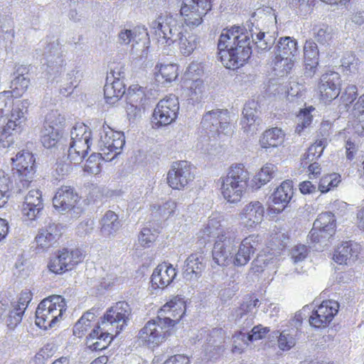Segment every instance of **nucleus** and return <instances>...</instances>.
<instances>
[{"instance_id":"nucleus-50","label":"nucleus","mask_w":364,"mask_h":364,"mask_svg":"<svg viewBox=\"0 0 364 364\" xmlns=\"http://www.w3.org/2000/svg\"><path fill=\"white\" fill-rule=\"evenodd\" d=\"M341 182V176L338 173H333L323 176L318 185V190L323 193H327L331 188L338 186Z\"/></svg>"},{"instance_id":"nucleus-6","label":"nucleus","mask_w":364,"mask_h":364,"mask_svg":"<svg viewBox=\"0 0 364 364\" xmlns=\"http://www.w3.org/2000/svg\"><path fill=\"white\" fill-rule=\"evenodd\" d=\"M65 301L60 295H53L41 301L36 311V324L41 328H52L66 310Z\"/></svg>"},{"instance_id":"nucleus-5","label":"nucleus","mask_w":364,"mask_h":364,"mask_svg":"<svg viewBox=\"0 0 364 364\" xmlns=\"http://www.w3.org/2000/svg\"><path fill=\"white\" fill-rule=\"evenodd\" d=\"M250 173L242 164L230 166L225 176L220 177V191L223 198L230 203H239L246 192Z\"/></svg>"},{"instance_id":"nucleus-53","label":"nucleus","mask_w":364,"mask_h":364,"mask_svg":"<svg viewBox=\"0 0 364 364\" xmlns=\"http://www.w3.org/2000/svg\"><path fill=\"white\" fill-rule=\"evenodd\" d=\"M232 352L240 354L249 345L250 341L247 339V335L242 331H238L232 336Z\"/></svg>"},{"instance_id":"nucleus-40","label":"nucleus","mask_w":364,"mask_h":364,"mask_svg":"<svg viewBox=\"0 0 364 364\" xmlns=\"http://www.w3.org/2000/svg\"><path fill=\"white\" fill-rule=\"evenodd\" d=\"M61 137V130L58 128L44 127L41 130V141L43 146L47 149L56 145Z\"/></svg>"},{"instance_id":"nucleus-34","label":"nucleus","mask_w":364,"mask_h":364,"mask_svg":"<svg viewBox=\"0 0 364 364\" xmlns=\"http://www.w3.org/2000/svg\"><path fill=\"white\" fill-rule=\"evenodd\" d=\"M284 140V134L281 129L274 127L265 131L259 140L262 148L267 150L282 145Z\"/></svg>"},{"instance_id":"nucleus-46","label":"nucleus","mask_w":364,"mask_h":364,"mask_svg":"<svg viewBox=\"0 0 364 364\" xmlns=\"http://www.w3.org/2000/svg\"><path fill=\"white\" fill-rule=\"evenodd\" d=\"M104 154L102 153L92 154L84 166V171L91 174H98L101 171V161L103 159Z\"/></svg>"},{"instance_id":"nucleus-7","label":"nucleus","mask_w":364,"mask_h":364,"mask_svg":"<svg viewBox=\"0 0 364 364\" xmlns=\"http://www.w3.org/2000/svg\"><path fill=\"white\" fill-rule=\"evenodd\" d=\"M273 68L277 75L288 74L294 65L299 53L297 41L289 36L281 38L276 47Z\"/></svg>"},{"instance_id":"nucleus-15","label":"nucleus","mask_w":364,"mask_h":364,"mask_svg":"<svg viewBox=\"0 0 364 364\" xmlns=\"http://www.w3.org/2000/svg\"><path fill=\"white\" fill-rule=\"evenodd\" d=\"M336 219L331 212L319 214L314 223L309 237L313 242H322L329 239L335 232Z\"/></svg>"},{"instance_id":"nucleus-23","label":"nucleus","mask_w":364,"mask_h":364,"mask_svg":"<svg viewBox=\"0 0 364 364\" xmlns=\"http://www.w3.org/2000/svg\"><path fill=\"white\" fill-rule=\"evenodd\" d=\"M60 235V229L57 224L48 223L38 231L35 237L37 248L45 251L53 247Z\"/></svg>"},{"instance_id":"nucleus-25","label":"nucleus","mask_w":364,"mask_h":364,"mask_svg":"<svg viewBox=\"0 0 364 364\" xmlns=\"http://www.w3.org/2000/svg\"><path fill=\"white\" fill-rule=\"evenodd\" d=\"M360 250L361 247L358 243L353 241L345 242L338 247L333 258L339 264H348L356 259Z\"/></svg>"},{"instance_id":"nucleus-63","label":"nucleus","mask_w":364,"mask_h":364,"mask_svg":"<svg viewBox=\"0 0 364 364\" xmlns=\"http://www.w3.org/2000/svg\"><path fill=\"white\" fill-rule=\"evenodd\" d=\"M310 324L315 328L325 327L329 323V320H327L323 314L318 312V309L313 311L312 314L309 318Z\"/></svg>"},{"instance_id":"nucleus-61","label":"nucleus","mask_w":364,"mask_h":364,"mask_svg":"<svg viewBox=\"0 0 364 364\" xmlns=\"http://www.w3.org/2000/svg\"><path fill=\"white\" fill-rule=\"evenodd\" d=\"M309 253L308 248L304 245H298L291 250V255L294 263L296 264L306 259Z\"/></svg>"},{"instance_id":"nucleus-52","label":"nucleus","mask_w":364,"mask_h":364,"mask_svg":"<svg viewBox=\"0 0 364 364\" xmlns=\"http://www.w3.org/2000/svg\"><path fill=\"white\" fill-rule=\"evenodd\" d=\"M65 117L62 115L58 110H51L46 116L44 127L58 128L61 130V128L65 124Z\"/></svg>"},{"instance_id":"nucleus-59","label":"nucleus","mask_w":364,"mask_h":364,"mask_svg":"<svg viewBox=\"0 0 364 364\" xmlns=\"http://www.w3.org/2000/svg\"><path fill=\"white\" fill-rule=\"evenodd\" d=\"M80 74L78 70H73L67 74L68 80L70 81V85L60 89V93L68 95L72 93L73 89L77 86L80 81L79 77Z\"/></svg>"},{"instance_id":"nucleus-28","label":"nucleus","mask_w":364,"mask_h":364,"mask_svg":"<svg viewBox=\"0 0 364 364\" xmlns=\"http://www.w3.org/2000/svg\"><path fill=\"white\" fill-rule=\"evenodd\" d=\"M41 48H43L42 55L46 59L48 66L62 65V50L58 39L41 41L39 49Z\"/></svg>"},{"instance_id":"nucleus-43","label":"nucleus","mask_w":364,"mask_h":364,"mask_svg":"<svg viewBox=\"0 0 364 364\" xmlns=\"http://www.w3.org/2000/svg\"><path fill=\"white\" fill-rule=\"evenodd\" d=\"M12 188V181L9 174L0 170V208L7 203L11 196Z\"/></svg>"},{"instance_id":"nucleus-51","label":"nucleus","mask_w":364,"mask_h":364,"mask_svg":"<svg viewBox=\"0 0 364 364\" xmlns=\"http://www.w3.org/2000/svg\"><path fill=\"white\" fill-rule=\"evenodd\" d=\"M353 117L356 119V129L364 131V94L362 95L353 105L352 111Z\"/></svg>"},{"instance_id":"nucleus-1","label":"nucleus","mask_w":364,"mask_h":364,"mask_svg":"<svg viewBox=\"0 0 364 364\" xmlns=\"http://www.w3.org/2000/svg\"><path fill=\"white\" fill-rule=\"evenodd\" d=\"M253 36V30L247 31L240 26L223 30L218 48L220 61L225 68L235 70L246 63L252 54Z\"/></svg>"},{"instance_id":"nucleus-58","label":"nucleus","mask_w":364,"mask_h":364,"mask_svg":"<svg viewBox=\"0 0 364 364\" xmlns=\"http://www.w3.org/2000/svg\"><path fill=\"white\" fill-rule=\"evenodd\" d=\"M29 82L30 81L28 78L26 77L23 75H18L11 81V87L17 95H20L27 90Z\"/></svg>"},{"instance_id":"nucleus-42","label":"nucleus","mask_w":364,"mask_h":364,"mask_svg":"<svg viewBox=\"0 0 364 364\" xmlns=\"http://www.w3.org/2000/svg\"><path fill=\"white\" fill-rule=\"evenodd\" d=\"M297 330L294 328L284 330L281 333L276 332L278 334V347L282 350H289L296 344V335Z\"/></svg>"},{"instance_id":"nucleus-27","label":"nucleus","mask_w":364,"mask_h":364,"mask_svg":"<svg viewBox=\"0 0 364 364\" xmlns=\"http://www.w3.org/2000/svg\"><path fill=\"white\" fill-rule=\"evenodd\" d=\"M305 75L312 77L316 72L318 65L319 50L317 44L311 41H306L303 49Z\"/></svg>"},{"instance_id":"nucleus-55","label":"nucleus","mask_w":364,"mask_h":364,"mask_svg":"<svg viewBox=\"0 0 364 364\" xmlns=\"http://www.w3.org/2000/svg\"><path fill=\"white\" fill-rule=\"evenodd\" d=\"M11 308L9 310L6 322L9 328L14 329L22 320L24 307L22 306L21 309L12 306Z\"/></svg>"},{"instance_id":"nucleus-3","label":"nucleus","mask_w":364,"mask_h":364,"mask_svg":"<svg viewBox=\"0 0 364 364\" xmlns=\"http://www.w3.org/2000/svg\"><path fill=\"white\" fill-rule=\"evenodd\" d=\"M159 42L170 46L176 43L183 55H190L200 43L199 37L188 32L176 17L161 14L150 24Z\"/></svg>"},{"instance_id":"nucleus-37","label":"nucleus","mask_w":364,"mask_h":364,"mask_svg":"<svg viewBox=\"0 0 364 364\" xmlns=\"http://www.w3.org/2000/svg\"><path fill=\"white\" fill-rule=\"evenodd\" d=\"M341 63L342 72L347 75L358 74L363 65L361 61L352 53H345Z\"/></svg>"},{"instance_id":"nucleus-9","label":"nucleus","mask_w":364,"mask_h":364,"mask_svg":"<svg viewBox=\"0 0 364 364\" xmlns=\"http://www.w3.org/2000/svg\"><path fill=\"white\" fill-rule=\"evenodd\" d=\"M158 316L156 318L149 321L139 332V338L148 345L158 346L169 335L174 321L170 317L161 318Z\"/></svg>"},{"instance_id":"nucleus-19","label":"nucleus","mask_w":364,"mask_h":364,"mask_svg":"<svg viewBox=\"0 0 364 364\" xmlns=\"http://www.w3.org/2000/svg\"><path fill=\"white\" fill-rule=\"evenodd\" d=\"M341 78L338 73L328 71L323 74L318 83L321 100L325 103L336 99L340 93Z\"/></svg>"},{"instance_id":"nucleus-35","label":"nucleus","mask_w":364,"mask_h":364,"mask_svg":"<svg viewBox=\"0 0 364 364\" xmlns=\"http://www.w3.org/2000/svg\"><path fill=\"white\" fill-rule=\"evenodd\" d=\"M293 193L292 182L291 181H283L273 193L272 201L274 204H281L282 207H285L292 198Z\"/></svg>"},{"instance_id":"nucleus-41","label":"nucleus","mask_w":364,"mask_h":364,"mask_svg":"<svg viewBox=\"0 0 364 364\" xmlns=\"http://www.w3.org/2000/svg\"><path fill=\"white\" fill-rule=\"evenodd\" d=\"M126 100L128 103L136 104L143 107L148 102L144 88L138 85H132L129 87L126 95Z\"/></svg>"},{"instance_id":"nucleus-10","label":"nucleus","mask_w":364,"mask_h":364,"mask_svg":"<svg viewBox=\"0 0 364 364\" xmlns=\"http://www.w3.org/2000/svg\"><path fill=\"white\" fill-rule=\"evenodd\" d=\"M125 144L123 133L114 132L109 126L103 125L99 130L97 144L105 161H111L122 151Z\"/></svg>"},{"instance_id":"nucleus-12","label":"nucleus","mask_w":364,"mask_h":364,"mask_svg":"<svg viewBox=\"0 0 364 364\" xmlns=\"http://www.w3.org/2000/svg\"><path fill=\"white\" fill-rule=\"evenodd\" d=\"M80 197L70 186H61L58 188L53 198V204L56 210L61 213L70 212L71 216L78 218L83 209L78 205Z\"/></svg>"},{"instance_id":"nucleus-14","label":"nucleus","mask_w":364,"mask_h":364,"mask_svg":"<svg viewBox=\"0 0 364 364\" xmlns=\"http://www.w3.org/2000/svg\"><path fill=\"white\" fill-rule=\"evenodd\" d=\"M191 164L186 161L173 162L167 174L168 186L181 190L194 179Z\"/></svg>"},{"instance_id":"nucleus-31","label":"nucleus","mask_w":364,"mask_h":364,"mask_svg":"<svg viewBox=\"0 0 364 364\" xmlns=\"http://www.w3.org/2000/svg\"><path fill=\"white\" fill-rule=\"evenodd\" d=\"M207 341L204 346V351L208 359L213 358L223 352L224 348L221 346L223 342V332L221 328H213Z\"/></svg>"},{"instance_id":"nucleus-2","label":"nucleus","mask_w":364,"mask_h":364,"mask_svg":"<svg viewBox=\"0 0 364 364\" xmlns=\"http://www.w3.org/2000/svg\"><path fill=\"white\" fill-rule=\"evenodd\" d=\"M131 308L125 301L117 302L105 314L102 321L92 330L87 338V346L92 350L105 349L127 325Z\"/></svg>"},{"instance_id":"nucleus-48","label":"nucleus","mask_w":364,"mask_h":364,"mask_svg":"<svg viewBox=\"0 0 364 364\" xmlns=\"http://www.w3.org/2000/svg\"><path fill=\"white\" fill-rule=\"evenodd\" d=\"M317 309L319 313L323 314L326 318L329 320L330 323L338 311L339 304L334 300H327L323 301Z\"/></svg>"},{"instance_id":"nucleus-26","label":"nucleus","mask_w":364,"mask_h":364,"mask_svg":"<svg viewBox=\"0 0 364 364\" xmlns=\"http://www.w3.org/2000/svg\"><path fill=\"white\" fill-rule=\"evenodd\" d=\"M176 276V269L170 264L163 263L158 265L151 275L153 287L164 289L169 285Z\"/></svg>"},{"instance_id":"nucleus-56","label":"nucleus","mask_w":364,"mask_h":364,"mask_svg":"<svg viewBox=\"0 0 364 364\" xmlns=\"http://www.w3.org/2000/svg\"><path fill=\"white\" fill-rule=\"evenodd\" d=\"M314 36L316 40L321 44L328 43L333 37L331 28L327 26H322L315 28Z\"/></svg>"},{"instance_id":"nucleus-39","label":"nucleus","mask_w":364,"mask_h":364,"mask_svg":"<svg viewBox=\"0 0 364 364\" xmlns=\"http://www.w3.org/2000/svg\"><path fill=\"white\" fill-rule=\"evenodd\" d=\"M277 172V167L274 164H265L252 180L253 183H255V188H259L262 186L268 183L276 176Z\"/></svg>"},{"instance_id":"nucleus-22","label":"nucleus","mask_w":364,"mask_h":364,"mask_svg":"<svg viewBox=\"0 0 364 364\" xmlns=\"http://www.w3.org/2000/svg\"><path fill=\"white\" fill-rule=\"evenodd\" d=\"M121 73L112 71V80L107 78L104 86V95L107 104L114 105L125 94V85L121 79Z\"/></svg>"},{"instance_id":"nucleus-62","label":"nucleus","mask_w":364,"mask_h":364,"mask_svg":"<svg viewBox=\"0 0 364 364\" xmlns=\"http://www.w3.org/2000/svg\"><path fill=\"white\" fill-rule=\"evenodd\" d=\"M255 16H259L260 18L267 20L271 24L277 23V16L274 10L271 7L260 8L257 9Z\"/></svg>"},{"instance_id":"nucleus-57","label":"nucleus","mask_w":364,"mask_h":364,"mask_svg":"<svg viewBox=\"0 0 364 364\" xmlns=\"http://www.w3.org/2000/svg\"><path fill=\"white\" fill-rule=\"evenodd\" d=\"M95 318V315L92 312L88 311L84 314L75 325L74 333H76L77 331L79 332L86 331L87 327L90 326V322Z\"/></svg>"},{"instance_id":"nucleus-13","label":"nucleus","mask_w":364,"mask_h":364,"mask_svg":"<svg viewBox=\"0 0 364 364\" xmlns=\"http://www.w3.org/2000/svg\"><path fill=\"white\" fill-rule=\"evenodd\" d=\"M179 110L178 98L170 95L161 100L156 105L153 112V123L159 127L171 124L177 117Z\"/></svg>"},{"instance_id":"nucleus-21","label":"nucleus","mask_w":364,"mask_h":364,"mask_svg":"<svg viewBox=\"0 0 364 364\" xmlns=\"http://www.w3.org/2000/svg\"><path fill=\"white\" fill-rule=\"evenodd\" d=\"M260 242V237L258 235H250L243 239L239 245L238 250L235 255L232 261L234 265L242 267L247 264L255 253L257 245Z\"/></svg>"},{"instance_id":"nucleus-16","label":"nucleus","mask_w":364,"mask_h":364,"mask_svg":"<svg viewBox=\"0 0 364 364\" xmlns=\"http://www.w3.org/2000/svg\"><path fill=\"white\" fill-rule=\"evenodd\" d=\"M235 247V237L232 233L218 235L212 252L215 262L220 266H228L232 263Z\"/></svg>"},{"instance_id":"nucleus-45","label":"nucleus","mask_w":364,"mask_h":364,"mask_svg":"<svg viewBox=\"0 0 364 364\" xmlns=\"http://www.w3.org/2000/svg\"><path fill=\"white\" fill-rule=\"evenodd\" d=\"M254 35H256V38H252V44L255 43L256 48L259 50H265L270 48L275 42V38L269 33L259 31L256 33L253 30Z\"/></svg>"},{"instance_id":"nucleus-33","label":"nucleus","mask_w":364,"mask_h":364,"mask_svg":"<svg viewBox=\"0 0 364 364\" xmlns=\"http://www.w3.org/2000/svg\"><path fill=\"white\" fill-rule=\"evenodd\" d=\"M154 70L156 80L164 85L174 81L178 75V67L176 64L157 63Z\"/></svg>"},{"instance_id":"nucleus-24","label":"nucleus","mask_w":364,"mask_h":364,"mask_svg":"<svg viewBox=\"0 0 364 364\" xmlns=\"http://www.w3.org/2000/svg\"><path fill=\"white\" fill-rule=\"evenodd\" d=\"M259 302L257 299H251L244 301L238 308L235 309L233 317L236 323L243 328L252 326L257 311V306Z\"/></svg>"},{"instance_id":"nucleus-29","label":"nucleus","mask_w":364,"mask_h":364,"mask_svg":"<svg viewBox=\"0 0 364 364\" xmlns=\"http://www.w3.org/2000/svg\"><path fill=\"white\" fill-rule=\"evenodd\" d=\"M186 312V303L179 296H173L166 302L159 312L164 317H170L174 321V325L182 318Z\"/></svg>"},{"instance_id":"nucleus-20","label":"nucleus","mask_w":364,"mask_h":364,"mask_svg":"<svg viewBox=\"0 0 364 364\" xmlns=\"http://www.w3.org/2000/svg\"><path fill=\"white\" fill-rule=\"evenodd\" d=\"M42 193L39 189L29 191L24 198L21 213L24 220L33 221L37 219L43 209Z\"/></svg>"},{"instance_id":"nucleus-54","label":"nucleus","mask_w":364,"mask_h":364,"mask_svg":"<svg viewBox=\"0 0 364 364\" xmlns=\"http://www.w3.org/2000/svg\"><path fill=\"white\" fill-rule=\"evenodd\" d=\"M158 232L148 227L143 228L139 235V243L143 247H149L156 239Z\"/></svg>"},{"instance_id":"nucleus-4","label":"nucleus","mask_w":364,"mask_h":364,"mask_svg":"<svg viewBox=\"0 0 364 364\" xmlns=\"http://www.w3.org/2000/svg\"><path fill=\"white\" fill-rule=\"evenodd\" d=\"M31 105L28 99L14 103L9 91L0 92V146L9 147L12 139L4 141V138L10 136L12 132H21Z\"/></svg>"},{"instance_id":"nucleus-32","label":"nucleus","mask_w":364,"mask_h":364,"mask_svg":"<svg viewBox=\"0 0 364 364\" xmlns=\"http://www.w3.org/2000/svg\"><path fill=\"white\" fill-rule=\"evenodd\" d=\"M100 224L102 234L107 237H114L122 226L118 215L112 210H108L105 213Z\"/></svg>"},{"instance_id":"nucleus-18","label":"nucleus","mask_w":364,"mask_h":364,"mask_svg":"<svg viewBox=\"0 0 364 364\" xmlns=\"http://www.w3.org/2000/svg\"><path fill=\"white\" fill-rule=\"evenodd\" d=\"M264 207L263 204L254 200L246 204L239 213L240 225L248 230H254L264 220Z\"/></svg>"},{"instance_id":"nucleus-36","label":"nucleus","mask_w":364,"mask_h":364,"mask_svg":"<svg viewBox=\"0 0 364 364\" xmlns=\"http://www.w3.org/2000/svg\"><path fill=\"white\" fill-rule=\"evenodd\" d=\"M225 110L214 109L206 112L202 119V127L210 132L216 134L219 130V124L222 120Z\"/></svg>"},{"instance_id":"nucleus-64","label":"nucleus","mask_w":364,"mask_h":364,"mask_svg":"<svg viewBox=\"0 0 364 364\" xmlns=\"http://www.w3.org/2000/svg\"><path fill=\"white\" fill-rule=\"evenodd\" d=\"M287 90V97L293 101L294 97H301L304 92V86L301 83L291 82Z\"/></svg>"},{"instance_id":"nucleus-49","label":"nucleus","mask_w":364,"mask_h":364,"mask_svg":"<svg viewBox=\"0 0 364 364\" xmlns=\"http://www.w3.org/2000/svg\"><path fill=\"white\" fill-rule=\"evenodd\" d=\"M140 33L134 28L133 30L131 29H122L118 33V43L121 45H128L129 43H138L139 41L141 40Z\"/></svg>"},{"instance_id":"nucleus-44","label":"nucleus","mask_w":364,"mask_h":364,"mask_svg":"<svg viewBox=\"0 0 364 364\" xmlns=\"http://www.w3.org/2000/svg\"><path fill=\"white\" fill-rule=\"evenodd\" d=\"M231 233L228 230L224 229L221 227L220 223L217 219L213 218H210L207 225L203 230V237L206 236L208 238L213 237L218 239V235Z\"/></svg>"},{"instance_id":"nucleus-47","label":"nucleus","mask_w":364,"mask_h":364,"mask_svg":"<svg viewBox=\"0 0 364 364\" xmlns=\"http://www.w3.org/2000/svg\"><path fill=\"white\" fill-rule=\"evenodd\" d=\"M314 110L315 109L314 107H309L299 112L296 116L297 125L295 129L296 133L300 134L304 128L311 124L313 118L311 112Z\"/></svg>"},{"instance_id":"nucleus-11","label":"nucleus","mask_w":364,"mask_h":364,"mask_svg":"<svg viewBox=\"0 0 364 364\" xmlns=\"http://www.w3.org/2000/svg\"><path fill=\"white\" fill-rule=\"evenodd\" d=\"M210 0H183L181 15L186 26L194 28L200 26L203 17L211 10Z\"/></svg>"},{"instance_id":"nucleus-30","label":"nucleus","mask_w":364,"mask_h":364,"mask_svg":"<svg viewBox=\"0 0 364 364\" xmlns=\"http://www.w3.org/2000/svg\"><path fill=\"white\" fill-rule=\"evenodd\" d=\"M205 258L200 253L191 255L185 262L183 277L187 280L196 279L205 268Z\"/></svg>"},{"instance_id":"nucleus-8","label":"nucleus","mask_w":364,"mask_h":364,"mask_svg":"<svg viewBox=\"0 0 364 364\" xmlns=\"http://www.w3.org/2000/svg\"><path fill=\"white\" fill-rule=\"evenodd\" d=\"M92 132L84 124H75L70 131V142L68 149V158L70 162L80 164L92 143Z\"/></svg>"},{"instance_id":"nucleus-17","label":"nucleus","mask_w":364,"mask_h":364,"mask_svg":"<svg viewBox=\"0 0 364 364\" xmlns=\"http://www.w3.org/2000/svg\"><path fill=\"white\" fill-rule=\"evenodd\" d=\"M11 161L23 188H27L35 173V159L33 154L28 151L23 150L19 151L15 158H11Z\"/></svg>"},{"instance_id":"nucleus-38","label":"nucleus","mask_w":364,"mask_h":364,"mask_svg":"<svg viewBox=\"0 0 364 364\" xmlns=\"http://www.w3.org/2000/svg\"><path fill=\"white\" fill-rule=\"evenodd\" d=\"M256 112V109L250 106V103L245 105L241 123L244 132L247 134H253L257 129Z\"/></svg>"},{"instance_id":"nucleus-60","label":"nucleus","mask_w":364,"mask_h":364,"mask_svg":"<svg viewBox=\"0 0 364 364\" xmlns=\"http://www.w3.org/2000/svg\"><path fill=\"white\" fill-rule=\"evenodd\" d=\"M176 208V204L173 200H168L162 205H153V208L156 210V213L164 218H168L172 215Z\"/></svg>"}]
</instances>
